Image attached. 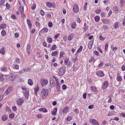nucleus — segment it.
Returning a JSON list of instances; mask_svg holds the SVG:
<instances>
[{"instance_id":"1","label":"nucleus","mask_w":125,"mask_h":125,"mask_svg":"<svg viewBox=\"0 0 125 125\" xmlns=\"http://www.w3.org/2000/svg\"><path fill=\"white\" fill-rule=\"evenodd\" d=\"M22 88L23 90V92L24 93V96L26 99H27L28 98L29 96V92L28 90L24 87H22Z\"/></svg>"},{"instance_id":"2","label":"nucleus","mask_w":125,"mask_h":125,"mask_svg":"<svg viewBox=\"0 0 125 125\" xmlns=\"http://www.w3.org/2000/svg\"><path fill=\"white\" fill-rule=\"evenodd\" d=\"M48 92L49 90L48 89H42L41 93L42 97L43 99H44L46 97L48 94Z\"/></svg>"},{"instance_id":"3","label":"nucleus","mask_w":125,"mask_h":125,"mask_svg":"<svg viewBox=\"0 0 125 125\" xmlns=\"http://www.w3.org/2000/svg\"><path fill=\"white\" fill-rule=\"evenodd\" d=\"M65 72V68L63 67H61L59 69L58 72L59 75V76H62Z\"/></svg>"},{"instance_id":"4","label":"nucleus","mask_w":125,"mask_h":125,"mask_svg":"<svg viewBox=\"0 0 125 125\" xmlns=\"http://www.w3.org/2000/svg\"><path fill=\"white\" fill-rule=\"evenodd\" d=\"M88 121L90 123H92L93 125H99L98 122L95 119H92L90 118H89Z\"/></svg>"},{"instance_id":"5","label":"nucleus","mask_w":125,"mask_h":125,"mask_svg":"<svg viewBox=\"0 0 125 125\" xmlns=\"http://www.w3.org/2000/svg\"><path fill=\"white\" fill-rule=\"evenodd\" d=\"M73 10L75 13H77L79 11L78 6L77 4H74L73 6Z\"/></svg>"},{"instance_id":"6","label":"nucleus","mask_w":125,"mask_h":125,"mask_svg":"<svg viewBox=\"0 0 125 125\" xmlns=\"http://www.w3.org/2000/svg\"><path fill=\"white\" fill-rule=\"evenodd\" d=\"M23 100L21 98H19L17 100V102L18 105H21L24 102Z\"/></svg>"},{"instance_id":"7","label":"nucleus","mask_w":125,"mask_h":125,"mask_svg":"<svg viewBox=\"0 0 125 125\" xmlns=\"http://www.w3.org/2000/svg\"><path fill=\"white\" fill-rule=\"evenodd\" d=\"M108 83L107 81H106L104 82L102 86V89H106L108 86Z\"/></svg>"},{"instance_id":"8","label":"nucleus","mask_w":125,"mask_h":125,"mask_svg":"<svg viewBox=\"0 0 125 125\" xmlns=\"http://www.w3.org/2000/svg\"><path fill=\"white\" fill-rule=\"evenodd\" d=\"M96 74L99 77H103L104 76L103 72L101 71H97L96 73Z\"/></svg>"},{"instance_id":"9","label":"nucleus","mask_w":125,"mask_h":125,"mask_svg":"<svg viewBox=\"0 0 125 125\" xmlns=\"http://www.w3.org/2000/svg\"><path fill=\"white\" fill-rule=\"evenodd\" d=\"M15 77L14 75L12 73H10L9 76V79L11 81H14L15 79Z\"/></svg>"},{"instance_id":"10","label":"nucleus","mask_w":125,"mask_h":125,"mask_svg":"<svg viewBox=\"0 0 125 125\" xmlns=\"http://www.w3.org/2000/svg\"><path fill=\"white\" fill-rule=\"evenodd\" d=\"M48 82V81L45 79L41 80V84L42 86H44L45 85H47Z\"/></svg>"},{"instance_id":"11","label":"nucleus","mask_w":125,"mask_h":125,"mask_svg":"<svg viewBox=\"0 0 125 125\" xmlns=\"http://www.w3.org/2000/svg\"><path fill=\"white\" fill-rule=\"evenodd\" d=\"M12 89V87H8L6 90V91L4 93V94L5 95H7L9 94L10 92L11 91Z\"/></svg>"},{"instance_id":"12","label":"nucleus","mask_w":125,"mask_h":125,"mask_svg":"<svg viewBox=\"0 0 125 125\" xmlns=\"http://www.w3.org/2000/svg\"><path fill=\"white\" fill-rule=\"evenodd\" d=\"M50 83L51 86L52 87H54L55 85V83L54 80L52 78H51L50 79Z\"/></svg>"},{"instance_id":"13","label":"nucleus","mask_w":125,"mask_h":125,"mask_svg":"<svg viewBox=\"0 0 125 125\" xmlns=\"http://www.w3.org/2000/svg\"><path fill=\"white\" fill-rule=\"evenodd\" d=\"M91 90L92 92L96 93L97 92V88L94 86H92L91 87Z\"/></svg>"},{"instance_id":"14","label":"nucleus","mask_w":125,"mask_h":125,"mask_svg":"<svg viewBox=\"0 0 125 125\" xmlns=\"http://www.w3.org/2000/svg\"><path fill=\"white\" fill-rule=\"evenodd\" d=\"M93 42V40H91L88 43V46L89 49H91L92 48Z\"/></svg>"},{"instance_id":"15","label":"nucleus","mask_w":125,"mask_h":125,"mask_svg":"<svg viewBox=\"0 0 125 125\" xmlns=\"http://www.w3.org/2000/svg\"><path fill=\"white\" fill-rule=\"evenodd\" d=\"M102 22L105 24H109V21L107 19H102Z\"/></svg>"},{"instance_id":"16","label":"nucleus","mask_w":125,"mask_h":125,"mask_svg":"<svg viewBox=\"0 0 125 125\" xmlns=\"http://www.w3.org/2000/svg\"><path fill=\"white\" fill-rule=\"evenodd\" d=\"M5 52V48L4 47H2L0 50V53L2 55H4Z\"/></svg>"},{"instance_id":"17","label":"nucleus","mask_w":125,"mask_h":125,"mask_svg":"<svg viewBox=\"0 0 125 125\" xmlns=\"http://www.w3.org/2000/svg\"><path fill=\"white\" fill-rule=\"evenodd\" d=\"M39 110L40 112H47V109L44 107L41 108L39 109Z\"/></svg>"},{"instance_id":"18","label":"nucleus","mask_w":125,"mask_h":125,"mask_svg":"<svg viewBox=\"0 0 125 125\" xmlns=\"http://www.w3.org/2000/svg\"><path fill=\"white\" fill-rule=\"evenodd\" d=\"M8 118V116L7 115H3L1 117L2 120L3 121H6Z\"/></svg>"},{"instance_id":"19","label":"nucleus","mask_w":125,"mask_h":125,"mask_svg":"<svg viewBox=\"0 0 125 125\" xmlns=\"http://www.w3.org/2000/svg\"><path fill=\"white\" fill-rule=\"evenodd\" d=\"M48 31V30L47 28H44L41 30L40 32L41 33L47 32Z\"/></svg>"},{"instance_id":"20","label":"nucleus","mask_w":125,"mask_h":125,"mask_svg":"<svg viewBox=\"0 0 125 125\" xmlns=\"http://www.w3.org/2000/svg\"><path fill=\"white\" fill-rule=\"evenodd\" d=\"M27 23L30 28H31L32 24L30 21V20L29 19L27 20Z\"/></svg>"},{"instance_id":"21","label":"nucleus","mask_w":125,"mask_h":125,"mask_svg":"<svg viewBox=\"0 0 125 125\" xmlns=\"http://www.w3.org/2000/svg\"><path fill=\"white\" fill-rule=\"evenodd\" d=\"M6 27V25L4 23L1 24L0 25V29H5Z\"/></svg>"},{"instance_id":"22","label":"nucleus","mask_w":125,"mask_h":125,"mask_svg":"<svg viewBox=\"0 0 125 125\" xmlns=\"http://www.w3.org/2000/svg\"><path fill=\"white\" fill-rule=\"evenodd\" d=\"M28 83L30 85H32L33 84V81L31 79H29L28 80Z\"/></svg>"},{"instance_id":"23","label":"nucleus","mask_w":125,"mask_h":125,"mask_svg":"<svg viewBox=\"0 0 125 125\" xmlns=\"http://www.w3.org/2000/svg\"><path fill=\"white\" fill-rule=\"evenodd\" d=\"M76 26V23L75 22H73L71 24V27L72 29L75 28Z\"/></svg>"},{"instance_id":"24","label":"nucleus","mask_w":125,"mask_h":125,"mask_svg":"<svg viewBox=\"0 0 125 125\" xmlns=\"http://www.w3.org/2000/svg\"><path fill=\"white\" fill-rule=\"evenodd\" d=\"M57 111V108H55L52 112V114L54 115H56V114Z\"/></svg>"},{"instance_id":"25","label":"nucleus","mask_w":125,"mask_h":125,"mask_svg":"<svg viewBox=\"0 0 125 125\" xmlns=\"http://www.w3.org/2000/svg\"><path fill=\"white\" fill-rule=\"evenodd\" d=\"M68 107L66 106L62 110V112L64 113H66L68 111Z\"/></svg>"},{"instance_id":"26","label":"nucleus","mask_w":125,"mask_h":125,"mask_svg":"<svg viewBox=\"0 0 125 125\" xmlns=\"http://www.w3.org/2000/svg\"><path fill=\"white\" fill-rule=\"evenodd\" d=\"M7 70V67H2L1 68V71L6 72Z\"/></svg>"},{"instance_id":"27","label":"nucleus","mask_w":125,"mask_h":125,"mask_svg":"<svg viewBox=\"0 0 125 125\" xmlns=\"http://www.w3.org/2000/svg\"><path fill=\"white\" fill-rule=\"evenodd\" d=\"M47 5L49 7H51L52 6V4L49 2H46Z\"/></svg>"},{"instance_id":"28","label":"nucleus","mask_w":125,"mask_h":125,"mask_svg":"<svg viewBox=\"0 0 125 125\" xmlns=\"http://www.w3.org/2000/svg\"><path fill=\"white\" fill-rule=\"evenodd\" d=\"M124 0H120L119 4L121 7H122L123 6V3Z\"/></svg>"},{"instance_id":"29","label":"nucleus","mask_w":125,"mask_h":125,"mask_svg":"<svg viewBox=\"0 0 125 125\" xmlns=\"http://www.w3.org/2000/svg\"><path fill=\"white\" fill-rule=\"evenodd\" d=\"M47 40L48 42L50 43H51L52 42V38L49 37H48L47 38Z\"/></svg>"},{"instance_id":"30","label":"nucleus","mask_w":125,"mask_h":125,"mask_svg":"<svg viewBox=\"0 0 125 125\" xmlns=\"http://www.w3.org/2000/svg\"><path fill=\"white\" fill-rule=\"evenodd\" d=\"M21 62V60H20L19 58H16L15 60V62L17 63L20 64Z\"/></svg>"},{"instance_id":"31","label":"nucleus","mask_w":125,"mask_h":125,"mask_svg":"<svg viewBox=\"0 0 125 125\" xmlns=\"http://www.w3.org/2000/svg\"><path fill=\"white\" fill-rule=\"evenodd\" d=\"M31 49L30 45L28 44L27 46V52H30Z\"/></svg>"},{"instance_id":"32","label":"nucleus","mask_w":125,"mask_h":125,"mask_svg":"<svg viewBox=\"0 0 125 125\" xmlns=\"http://www.w3.org/2000/svg\"><path fill=\"white\" fill-rule=\"evenodd\" d=\"M60 84L56 85V90L57 92H59L60 91Z\"/></svg>"},{"instance_id":"33","label":"nucleus","mask_w":125,"mask_h":125,"mask_svg":"<svg viewBox=\"0 0 125 125\" xmlns=\"http://www.w3.org/2000/svg\"><path fill=\"white\" fill-rule=\"evenodd\" d=\"M94 20L95 21L97 22L100 20V17L99 16H96L94 17Z\"/></svg>"},{"instance_id":"34","label":"nucleus","mask_w":125,"mask_h":125,"mask_svg":"<svg viewBox=\"0 0 125 125\" xmlns=\"http://www.w3.org/2000/svg\"><path fill=\"white\" fill-rule=\"evenodd\" d=\"M20 11L21 12H23L24 11L23 7L22 6H20L19 7Z\"/></svg>"},{"instance_id":"35","label":"nucleus","mask_w":125,"mask_h":125,"mask_svg":"<svg viewBox=\"0 0 125 125\" xmlns=\"http://www.w3.org/2000/svg\"><path fill=\"white\" fill-rule=\"evenodd\" d=\"M1 34L2 36H4L6 34V31L4 30H3L1 32Z\"/></svg>"},{"instance_id":"36","label":"nucleus","mask_w":125,"mask_h":125,"mask_svg":"<svg viewBox=\"0 0 125 125\" xmlns=\"http://www.w3.org/2000/svg\"><path fill=\"white\" fill-rule=\"evenodd\" d=\"M58 54V52L57 51H55L52 52L51 55L52 56H56Z\"/></svg>"},{"instance_id":"37","label":"nucleus","mask_w":125,"mask_h":125,"mask_svg":"<svg viewBox=\"0 0 125 125\" xmlns=\"http://www.w3.org/2000/svg\"><path fill=\"white\" fill-rule=\"evenodd\" d=\"M95 61V59L93 57H91V59L89 60V62H90L91 63L92 61H93L94 62Z\"/></svg>"},{"instance_id":"38","label":"nucleus","mask_w":125,"mask_h":125,"mask_svg":"<svg viewBox=\"0 0 125 125\" xmlns=\"http://www.w3.org/2000/svg\"><path fill=\"white\" fill-rule=\"evenodd\" d=\"M14 117V114L13 113L10 114L9 115V117L10 118H12Z\"/></svg>"},{"instance_id":"39","label":"nucleus","mask_w":125,"mask_h":125,"mask_svg":"<svg viewBox=\"0 0 125 125\" xmlns=\"http://www.w3.org/2000/svg\"><path fill=\"white\" fill-rule=\"evenodd\" d=\"M82 46H81L77 51V52H78L79 53L80 52L82 51Z\"/></svg>"},{"instance_id":"40","label":"nucleus","mask_w":125,"mask_h":125,"mask_svg":"<svg viewBox=\"0 0 125 125\" xmlns=\"http://www.w3.org/2000/svg\"><path fill=\"white\" fill-rule=\"evenodd\" d=\"M122 78L120 76H118L117 78V80L119 82H121L122 81Z\"/></svg>"},{"instance_id":"41","label":"nucleus","mask_w":125,"mask_h":125,"mask_svg":"<svg viewBox=\"0 0 125 125\" xmlns=\"http://www.w3.org/2000/svg\"><path fill=\"white\" fill-rule=\"evenodd\" d=\"M101 11V10L100 9H98L96 10L95 11V12L96 14H99L100 13Z\"/></svg>"},{"instance_id":"42","label":"nucleus","mask_w":125,"mask_h":125,"mask_svg":"<svg viewBox=\"0 0 125 125\" xmlns=\"http://www.w3.org/2000/svg\"><path fill=\"white\" fill-rule=\"evenodd\" d=\"M57 48L56 45H53L52 47L50 49L54 51V50H55Z\"/></svg>"},{"instance_id":"43","label":"nucleus","mask_w":125,"mask_h":125,"mask_svg":"<svg viewBox=\"0 0 125 125\" xmlns=\"http://www.w3.org/2000/svg\"><path fill=\"white\" fill-rule=\"evenodd\" d=\"M118 22H117L115 23L114 24V27L115 29H116L118 27Z\"/></svg>"},{"instance_id":"44","label":"nucleus","mask_w":125,"mask_h":125,"mask_svg":"<svg viewBox=\"0 0 125 125\" xmlns=\"http://www.w3.org/2000/svg\"><path fill=\"white\" fill-rule=\"evenodd\" d=\"M25 72H29L31 71V69L29 68H24Z\"/></svg>"},{"instance_id":"45","label":"nucleus","mask_w":125,"mask_h":125,"mask_svg":"<svg viewBox=\"0 0 125 125\" xmlns=\"http://www.w3.org/2000/svg\"><path fill=\"white\" fill-rule=\"evenodd\" d=\"M39 90V87L38 86L34 88V91L35 92H38Z\"/></svg>"},{"instance_id":"46","label":"nucleus","mask_w":125,"mask_h":125,"mask_svg":"<svg viewBox=\"0 0 125 125\" xmlns=\"http://www.w3.org/2000/svg\"><path fill=\"white\" fill-rule=\"evenodd\" d=\"M6 6L7 8L9 9L10 8V5L8 4V3H6Z\"/></svg>"},{"instance_id":"47","label":"nucleus","mask_w":125,"mask_h":125,"mask_svg":"<svg viewBox=\"0 0 125 125\" xmlns=\"http://www.w3.org/2000/svg\"><path fill=\"white\" fill-rule=\"evenodd\" d=\"M72 119V117L70 116H68L66 119L67 121H70Z\"/></svg>"},{"instance_id":"48","label":"nucleus","mask_w":125,"mask_h":125,"mask_svg":"<svg viewBox=\"0 0 125 125\" xmlns=\"http://www.w3.org/2000/svg\"><path fill=\"white\" fill-rule=\"evenodd\" d=\"M102 28L103 29H108V28L107 26H103L102 27Z\"/></svg>"},{"instance_id":"49","label":"nucleus","mask_w":125,"mask_h":125,"mask_svg":"<svg viewBox=\"0 0 125 125\" xmlns=\"http://www.w3.org/2000/svg\"><path fill=\"white\" fill-rule=\"evenodd\" d=\"M48 25L49 27H51L52 26V24L51 22H50L48 23Z\"/></svg>"},{"instance_id":"50","label":"nucleus","mask_w":125,"mask_h":125,"mask_svg":"<svg viewBox=\"0 0 125 125\" xmlns=\"http://www.w3.org/2000/svg\"><path fill=\"white\" fill-rule=\"evenodd\" d=\"M12 109L14 111H15L17 110V108L16 106H14L12 107Z\"/></svg>"},{"instance_id":"51","label":"nucleus","mask_w":125,"mask_h":125,"mask_svg":"<svg viewBox=\"0 0 125 125\" xmlns=\"http://www.w3.org/2000/svg\"><path fill=\"white\" fill-rule=\"evenodd\" d=\"M36 7V4H34L32 5V6L31 8L32 10H34L35 9Z\"/></svg>"},{"instance_id":"52","label":"nucleus","mask_w":125,"mask_h":125,"mask_svg":"<svg viewBox=\"0 0 125 125\" xmlns=\"http://www.w3.org/2000/svg\"><path fill=\"white\" fill-rule=\"evenodd\" d=\"M37 117L39 118H41L42 117V116L40 114H39L37 115Z\"/></svg>"},{"instance_id":"53","label":"nucleus","mask_w":125,"mask_h":125,"mask_svg":"<svg viewBox=\"0 0 125 125\" xmlns=\"http://www.w3.org/2000/svg\"><path fill=\"white\" fill-rule=\"evenodd\" d=\"M73 38V37L71 35H69L68 38V39L69 40H71Z\"/></svg>"},{"instance_id":"54","label":"nucleus","mask_w":125,"mask_h":125,"mask_svg":"<svg viewBox=\"0 0 125 125\" xmlns=\"http://www.w3.org/2000/svg\"><path fill=\"white\" fill-rule=\"evenodd\" d=\"M11 18L13 19H15L16 18L15 15L14 14H12L11 15Z\"/></svg>"},{"instance_id":"55","label":"nucleus","mask_w":125,"mask_h":125,"mask_svg":"<svg viewBox=\"0 0 125 125\" xmlns=\"http://www.w3.org/2000/svg\"><path fill=\"white\" fill-rule=\"evenodd\" d=\"M113 10L115 11H117L118 10L116 7L115 6L113 8Z\"/></svg>"},{"instance_id":"56","label":"nucleus","mask_w":125,"mask_h":125,"mask_svg":"<svg viewBox=\"0 0 125 125\" xmlns=\"http://www.w3.org/2000/svg\"><path fill=\"white\" fill-rule=\"evenodd\" d=\"M99 39L100 40L103 41L104 40L105 38H103L101 35H100L99 37Z\"/></svg>"},{"instance_id":"57","label":"nucleus","mask_w":125,"mask_h":125,"mask_svg":"<svg viewBox=\"0 0 125 125\" xmlns=\"http://www.w3.org/2000/svg\"><path fill=\"white\" fill-rule=\"evenodd\" d=\"M94 54L96 55L97 56H99V53L97 51H95L94 52Z\"/></svg>"},{"instance_id":"58","label":"nucleus","mask_w":125,"mask_h":125,"mask_svg":"<svg viewBox=\"0 0 125 125\" xmlns=\"http://www.w3.org/2000/svg\"><path fill=\"white\" fill-rule=\"evenodd\" d=\"M25 72L24 70V69L23 68L18 73H24Z\"/></svg>"},{"instance_id":"59","label":"nucleus","mask_w":125,"mask_h":125,"mask_svg":"<svg viewBox=\"0 0 125 125\" xmlns=\"http://www.w3.org/2000/svg\"><path fill=\"white\" fill-rule=\"evenodd\" d=\"M103 62H101L99 64V65L98 66V67L100 68L102 67L103 64Z\"/></svg>"},{"instance_id":"60","label":"nucleus","mask_w":125,"mask_h":125,"mask_svg":"<svg viewBox=\"0 0 125 125\" xmlns=\"http://www.w3.org/2000/svg\"><path fill=\"white\" fill-rule=\"evenodd\" d=\"M97 50L100 53H102L103 52L102 51L101 49L100 48L98 47L97 48Z\"/></svg>"},{"instance_id":"61","label":"nucleus","mask_w":125,"mask_h":125,"mask_svg":"<svg viewBox=\"0 0 125 125\" xmlns=\"http://www.w3.org/2000/svg\"><path fill=\"white\" fill-rule=\"evenodd\" d=\"M74 65H73L72 68H73V70L74 72H75L76 71L77 69V67H74Z\"/></svg>"},{"instance_id":"62","label":"nucleus","mask_w":125,"mask_h":125,"mask_svg":"<svg viewBox=\"0 0 125 125\" xmlns=\"http://www.w3.org/2000/svg\"><path fill=\"white\" fill-rule=\"evenodd\" d=\"M64 54V52H60V57L61 58L63 56V54Z\"/></svg>"},{"instance_id":"63","label":"nucleus","mask_w":125,"mask_h":125,"mask_svg":"<svg viewBox=\"0 0 125 125\" xmlns=\"http://www.w3.org/2000/svg\"><path fill=\"white\" fill-rule=\"evenodd\" d=\"M62 88L63 90L65 89L66 88V85L64 84L62 86Z\"/></svg>"},{"instance_id":"64","label":"nucleus","mask_w":125,"mask_h":125,"mask_svg":"<svg viewBox=\"0 0 125 125\" xmlns=\"http://www.w3.org/2000/svg\"><path fill=\"white\" fill-rule=\"evenodd\" d=\"M60 34H57L55 35L54 36V38L55 39H56L59 36Z\"/></svg>"}]
</instances>
